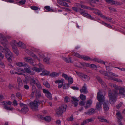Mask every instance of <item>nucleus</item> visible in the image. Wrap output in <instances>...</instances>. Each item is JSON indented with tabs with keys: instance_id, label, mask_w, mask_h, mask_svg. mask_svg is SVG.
Wrapping results in <instances>:
<instances>
[{
	"instance_id": "a878e982",
	"label": "nucleus",
	"mask_w": 125,
	"mask_h": 125,
	"mask_svg": "<svg viewBox=\"0 0 125 125\" xmlns=\"http://www.w3.org/2000/svg\"><path fill=\"white\" fill-rule=\"evenodd\" d=\"M82 15L85 17H87L88 18L91 19L93 20L94 19L90 15L87 13L86 11H85V12H84L83 13V14H82Z\"/></svg>"
},
{
	"instance_id": "1a4fd4ad",
	"label": "nucleus",
	"mask_w": 125,
	"mask_h": 125,
	"mask_svg": "<svg viewBox=\"0 0 125 125\" xmlns=\"http://www.w3.org/2000/svg\"><path fill=\"white\" fill-rule=\"evenodd\" d=\"M64 81V79H61V80H57L55 81V83H58V87L59 88H61L63 85Z\"/></svg>"
},
{
	"instance_id": "393cba45",
	"label": "nucleus",
	"mask_w": 125,
	"mask_h": 125,
	"mask_svg": "<svg viewBox=\"0 0 125 125\" xmlns=\"http://www.w3.org/2000/svg\"><path fill=\"white\" fill-rule=\"evenodd\" d=\"M25 59L26 62H29L31 65L33 64V62L31 58L29 57H26L25 58Z\"/></svg>"
},
{
	"instance_id": "69168bd1",
	"label": "nucleus",
	"mask_w": 125,
	"mask_h": 125,
	"mask_svg": "<svg viewBox=\"0 0 125 125\" xmlns=\"http://www.w3.org/2000/svg\"><path fill=\"white\" fill-rule=\"evenodd\" d=\"M13 51L16 54H18V50L15 48H14V47H13Z\"/></svg>"
},
{
	"instance_id": "39448f33",
	"label": "nucleus",
	"mask_w": 125,
	"mask_h": 125,
	"mask_svg": "<svg viewBox=\"0 0 125 125\" xmlns=\"http://www.w3.org/2000/svg\"><path fill=\"white\" fill-rule=\"evenodd\" d=\"M30 84L31 85L35 84L39 89H42V86L38 80L37 79L34 78L33 77L31 79Z\"/></svg>"
},
{
	"instance_id": "7ed1b4c3",
	"label": "nucleus",
	"mask_w": 125,
	"mask_h": 125,
	"mask_svg": "<svg viewBox=\"0 0 125 125\" xmlns=\"http://www.w3.org/2000/svg\"><path fill=\"white\" fill-rule=\"evenodd\" d=\"M117 92L115 93H112L111 91H108V95L110 100V102L111 104H113L115 102L116 100V95Z\"/></svg>"
},
{
	"instance_id": "f8f14e48",
	"label": "nucleus",
	"mask_w": 125,
	"mask_h": 125,
	"mask_svg": "<svg viewBox=\"0 0 125 125\" xmlns=\"http://www.w3.org/2000/svg\"><path fill=\"white\" fill-rule=\"evenodd\" d=\"M105 73H104L105 76H107L109 77V78L110 79V78H112L113 76H115L116 77H118V75L116 74L111 72H105Z\"/></svg>"
},
{
	"instance_id": "f03ea898",
	"label": "nucleus",
	"mask_w": 125,
	"mask_h": 125,
	"mask_svg": "<svg viewBox=\"0 0 125 125\" xmlns=\"http://www.w3.org/2000/svg\"><path fill=\"white\" fill-rule=\"evenodd\" d=\"M4 50L6 52L5 54V56L9 62H12V58L13 56L12 53L9 49L5 47Z\"/></svg>"
},
{
	"instance_id": "c756f323",
	"label": "nucleus",
	"mask_w": 125,
	"mask_h": 125,
	"mask_svg": "<svg viewBox=\"0 0 125 125\" xmlns=\"http://www.w3.org/2000/svg\"><path fill=\"white\" fill-rule=\"evenodd\" d=\"M60 74V73L53 72L51 73L50 75L51 77H54L58 76Z\"/></svg>"
},
{
	"instance_id": "e2e57ef3",
	"label": "nucleus",
	"mask_w": 125,
	"mask_h": 125,
	"mask_svg": "<svg viewBox=\"0 0 125 125\" xmlns=\"http://www.w3.org/2000/svg\"><path fill=\"white\" fill-rule=\"evenodd\" d=\"M78 11L80 12V13L82 14H83L84 12H85V10L82 9L80 8L78 10Z\"/></svg>"
},
{
	"instance_id": "423d86ee",
	"label": "nucleus",
	"mask_w": 125,
	"mask_h": 125,
	"mask_svg": "<svg viewBox=\"0 0 125 125\" xmlns=\"http://www.w3.org/2000/svg\"><path fill=\"white\" fill-rule=\"evenodd\" d=\"M112 86L115 89L119 90V94L120 95L123 96V95L125 91L124 88L120 86H118L115 84H113Z\"/></svg>"
},
{
	"instance_id": "20e7f679",
	"label": "nucleus",
	"mask_w": 125,
	"mask_h": 125,
	"mask_svg": "<svg viewBox=\"0 0 125 125\" xmlns=\"http://www.w3.org/2000/svg\"><path fill=\"white\" fill-rule=\"evenodd\" d=\"M41 103V101L38 100H35L30 103V107L33 110H35L37 108L38 106Z\"/></svg>"
},
{
	"instance_id": "4be33fe9",
	"label": "nucleus",
	"mask_w": 125,
	"mask_h": 125,
	"mask_svg": "<svg viewBox=\"0 0 125 125\" xmlns=\"http://www.w3.org/2000/svg\"><path fill=\"white\" fill-rule=\"evenodd\" d=\"M4 49L1 46H0V51L3 52ZM4 57V55L0 52V60H1Z\"/></svg>"
},
{
	"instance_id": "5fc2aeb1",
	"label": "nucleus",
	"mask_w": 125,
	"mask_h": 125,
	"mask_svg": "<svg viewBox=\"0 0 125 125\" xmlns=\"http://www.w3.org/2000/svg\"><path fill=\"white\" fill-rule=\"evenodd\" d=\"M26 1V0H22L20 1L19 2V3L20 5H23L25 4Z\"/></svg>"
},
{
	"instance_id": "473e14b6",
	"label": "nucleus",
	"mask_w": 125,
	"mask_h": 125,
	"mask_svg": "<svg viewBox=\"0 0 125 125\" xmlns=\"http://www.w3.org/2000/svg\"><path fill=\"white\" fill-rule=\"evenodd\" d=\"M81 58L86 61L92 60V59L90 58L89 57L85 55H82Z\"/></svg>"
},
{
	"instance_id": "a18cd8bd",
	"label": "nucleus",
	"mask_w": 125,
	"mask_h": 125,
	"mask_svg": "<svg viewBox=\"0 0 125 125\" xmlns=\"http://www.w3.org/2000/svg\"><path fill=\"white\" fill-rule=\"evenodd\" d=\"M18 43L16 41L14 40H13L12 41L11 43V45L13 46V45L12 44H13L15 46H16L18 45Z\"/></svg>"
},
{
	"instance_id": "4468645a",
	"label": "nucleus",
	"mask_w": 125,
	"mask_h": 125,
	"mask_svg": "<svg viewBox=\"0 0 125 125\" xmlns=\"http://www.w3.org/2000/svg\"><path fill=\"white\" fill-rule=\"evenodd\" d=\"M17 72H15V74L18 75H22L23 74L22 73H25V71L24 69L22 68H19L16 69Z\"/></svg>"
},
{
	"instance_id": "f704fd0d",
	"label": "nucleus",
	"mask_w": 125,
	"mask_h": 125,
	"mask_svg": "<svg viewBox=\"0 0 125 125\" xmlns=\"http://www.w3.org/2000/svg\"><path fill=\"white\" fill-rule=\"evenodd\" d=\"M32 69L33 70L36 72H39L41 71L42 69L41 68H39L36 67H34L32 68Z\"/></svg>"
},
{
	"instance_id": "ea45409f",
	"label": "nucleus",
	"mask_w": 125,
	"mask_h": 125,
	"mask_svg": "<svg viewBox=\"0 0 125 125\" xmlns=\"http://www.w3.org/2000/svg\"><path fill=\"white\" fill-rule=\"evenodd\" d=\"M45 8L46 10H48V12H52L53 11L52 9L50 8V6H46L45 7Z\"/></svg>"
},
{
	"instance_id": "9b49d317",
	"label": "nucleus",
	"mask_w": 125,
	"mask_h": 125,
	"mask_svg": "<svg viewBox=\"0 0 125 125\" xmlns=\"http://www.w3.org/2000/svg\"><path fill=\"white\" fill-rule=\"evenodd\" d=\"M38 116L41 119L44 120L47 122H50L51 119V117L50 116H46L44 117L40 115H39Z\"/></svg>"
},
{
	"instance_id": "dca6fc26",
	"label": "nucleus",
	"mask_w": 125,
	"mask_h": 125,
	"mask_svg": "<svg viewBox=\"0 0 125 125\" xmlns=\"http://www.w3.org/2000/svg\"><path fill=\"white\" fill-rule=\"evenodd\" d=\"M58 3L60 5L63 6H65L67 7H69V6L68 5L67 3L63 1L58 0Z\"/></svg>"
},
{
	"instance_id": "680f3d73",
	"label": "nucleus",
	"mask_w": 125,
	"mask_h": 125,
	"mask_svg": "<svg viewBox=\"0 0 125 125\" xmlns=\"http://www.w3.org/2000/svg\"><path fill=\"white\" fill-rule=\"evenodd\" d=\"M83 101L80 102L79 103V105L81 106H84L85 103V102Z\"/></svg>"
},
{
	"instance_id": "f257e3e1",
	"label": "nucleus",
	"mask_w": 125,
	"mask_h": 125,
	"mask_svg": "<svg viewBox=\"0 0 125 125\" xmlns=\"http://www.w3.org/2000/svg\"><path fill=\"white\" fill-rule=\"evenodd\" d=\"M101 92L99 91L97 95V99L99 102L97 104L96 108L98 110H99L102 108L101 105L102 104L101 102L104 101V96L101 94Z\"/></svg>"
},
{
	"instance_id": "c03bdc74",
	"label": "nucleus",
	"mask_w": 125,
	"mask_h": 125,
	"mask_svg": "<svg viewBox=\"0 0 125 125\" xmlns=\"http://www.w3.org/2000/svg\"><path fill=\"white\" fill-rule=\"evenodd\" d=\"M68 80V83L69 84H72L73 82V79L71 77H69V78L67 80Z\"/></svg>"
},
{
	"instance_id": "338daca9",
	"label": "nucleus",
	"mask_w": 125,
	"mask_h": 125,
	"mask_svg": "<svg viewBox=\"0 0 125 125\" xmlns=\"http://www.w3.org/2000/svg\"><path fill=\"white\" fill-rule=\"evenodd\" d=\"M73 118L72 116H71L70 117L68 118L67 120L69 121H72L73 120Z\"/></svg>"
},
{
	"instance_id": "13d9d810",
	"label": "nucleus",
	"mask_w": 125,
	"mask_h": 125,
	"mask_svg": "<svg viewBox=\"0 0 125 125\" xmlns=\"http://www.w3.org/2000/svg\"><path fill=\"white\" fill-rule=\"evenodd\" d=\"M41 96V94L40 93L38 92H36V96L37 98H38Z\"/></svg>"
},
{
	"instance_id": "37998d69",
	"label": "nucleus",
	"mask_w": 125,
	"mask_h": 125,
	"mask_svg": "<svg viewBox=\"0 0 125 125\" xmlns=\"http://www.w3.org/2000/svg\"><path fill=\"white\" fill-rule=\"evenodd\" d=\"M31 8L34 10H39L40 8L36 6H32L31 7Z\"/></svg>"
},
{
	"instance_id": "412c9836",
	"label": "nucleus",
	"mask_w": 125,
	"mask_h": 125,
	"mask_svg": "<svg viewBox=\"0 0 125 125\" xmlns=\"http://www.w3.org/2000/svg\"><path fill=\"white\" fill-rule=\"evenodd\" d=\"M103 108L104 110L106 111H108L109 108V104L106 102H104L103 104Z\"/></svg>"
},
{
	"instance_id": "8fccbe9b",
	"label": "nucleus",
	"mask_w": 125,
	"mask_h": 125,
	"mask_svg": "<svg viewBox=\"0 0 125 125\" xmlns=\"http://www.w3.org/2000/svg\"><path fill=\"white\" fill-rule=\"evenodd\" d=\"M16 96L18 98L20 99L21 98V93H20L18 92L16 94Z\"/></svg>"
},
{
	"instance_id": "2f4dec72",
	"label": "nucleus",
	"mask_w": 125,
	"mask_h": 125,
	"mask_svg": "<svg viewBox=\"0 0 125 125\" xmlns=\"http://www.w3.org/2000/svg\"><path fill=\"white\" fill-rule=\"evenodd\" d=\"M42 73L40 74L41 75H48L49 73L50 72L48 71H47L46 70H44L42 71Z\"/></svg>"
},
{
	"instance_id": "ddd939ff",
	"label": "nucleus",
	"mask_w": 125,
	"mask_h": 125,
	"mask_svg": "<svg viewBox=\"0 0 125 125\" xmlns=\"http://www.w3.org/2000/svg\"><path fill=\"white\" fill-rule=\"evenodd\" d=\"M71 98L73 100L71 101V102L74 105L75 107L77 106L78 105V102L79 100L74 97H72Z\"/></svg>"
},
{
	"instance_id": "052dcab7",
	"label": "nucleus",
	"mask_w": 125,
	"mask_h": 125,
	"mask_svg": "<svg viewBox=\"0 0 125 125\" xmlns=\"http://www.w3.org/2000/svg\"><path fill=\"white\" fill-rule=\"evenodd\" d=\"M31 56L35 59H37L39 61H40V59L38 58L36 56V55H35L33 53L31 55Z\"/></svg>"
},
{
	"instance_id": "79ce46f5",
	"label": "nucleus",
	"mask_w": 125,
	"mask_h": 125,
	"mask_svg": "<svg viewBox=\"0 0 125 125\" xmlns=\"http://www.w3.org/2000/svg\"><path fill=\"white\" fill-rule=\"evenodd\" d=\"M79 97L82 100H85L86 99V96L82 94H80Z\"/></svg>"
},
{
	"instance_id": "c9c22d12",
	"label": "nucleus",
	"mask_w": 125,
	"mask_h": 125,
	"mask_svg": "<svg viewBox=\"0 0 125 125\" xmlns=\"http://www.w3.org/2000/svg\"><path fill=\"white\" fill-rule=\"evenodd\" d=\"M106 2L111 4L114 5L115 4V1L114 0H105Z\"/></svg>"
},
{
	"instance_id": "a19ab883",
	"label": "nucleus",
	"mask_w": 125,
	"mask_h": 125,
	"mask_svg": "<svg viewBox=\"0 0 125 125\" xmlns=\"http://www.w3.org/2000/svg\"><path fill=\"white\" fill-rule=\"evenodd\" d=\"M64 60V61L68 63H71V58H64L63 59Z\"/></svg>"
},
{
	"instance_id": "de8ad7c7",
	"label": "nucleus",
	"mask_w": 125,
	"mask_h": 125,
	"mask_svg": "<svg viewBox=\"0 0 125 125\" xmlns=\"http://www.w3.org/2000/svg\"><path fill=\"white\" fill-rule=\"evenodd\" d=\"M76 72L77 75L82 79V77L83 76V74L79 72Z\"/></svg>"
},
{
	"instance_id": "6ab92c4d",
	"label": "nucleus",
	"mask_w": 125,
	"mask_h": 125,
	"mask_svg": "<svg viewBox=\"0 0 125 125\" xmlns=\"http://www.w3.org/2000/svg\"><path fill=\"white\" fill-rule=\"evenodd\" d=\"M94 120V119L92 118L87 119L83 121L81 123V125H84L85 124L89 122H91Z\"/></svg>"
},
{
	"instance_id": "6e6d98bb",
	"label": "nucleus",
	"mask_w": 125,
	"mask_h": 125,
	"mask_svg": "<svg viewBox=\"0 0 125 125\" xmlns=\"http://www.w3.org/2000/svg\"><path fill=\"white\" fill-rule=\"evenodd\" d=\"M122 104L123 103L121 102H120L116 106V108L117 109H119L121 107Z\"/></svg>"
},
{
	"instance_id": "aec40b11",
	"label": "nucleus",
	"mask_w": 125,
	"mask_h": 125,
	"mask_svg": "<svg viewBox=\"0 0 125 125\" xmlns=\"http://www.w3.org/2000/svg\"><path fill=\"white\" fill-rule=\"evenodd\" d=\"M24 70L25 72H26L27 73L30 74L31 75H34L35 74V73L33 71H31L30 69L29 68H25L24 69Z\"/></svg>"
},
{
	"instance_id": "a211bd4d",
	"label": "nucleus",
	"mask_w": 125,
	"mask_h": 125,
	"mask_svg": "<svg viewBox=\"0 0 125 125\" xmlns=\"http://www.w3.org/2000/svg\"><path fill=\"white\" fill-rule=\"evenodd\" d=\"M17 83L19 87L23 85V83L20 77L17 78Z\"/></svg>"
},
{
	"instance_id": "bb28decb",
	"label": "nucleus",
	"mask_w": 125,
	"mask_h": 125,
	"mask_svg": "<svg viewBox=\"0 0 125 125\" xmlns=\"http://www.w3.org/2000/svg\"><path fill=\"white\" fill-rule=\"evenodd\" d=\"M92 103V101L91 100H87L86 101V105L85 106V108H87L89 107L91 105Z\"/></svg>"
},
{
	"instance_id": "0e129e2a",
	"label": "nucleus",
	"mask_w": 125,
	"mask_h": 125,
	"mask_svg": "<svg viewBox=\"0 0 125 125\" xmlns=\"http://www.w3.org/2000/svg\"><path fill=\"white\" fill-rule=\"evenodd\" d=\"M72 9L76 12H77L78 11V8L76 7H73L72 8Z\"/></svg>"
},
{
	"instance_id": "4c0bfd02",
	"label": "nucleus",
	"mask_w": 125,
	"mask_h": 125,
	"mask_svg": "<svg viewBox=\"0 0 125 125\" xmlns=\"http://www.w3.org/2000/svg\"><path fill=\"white\" fill-rule=\"evenodd\" d=\"M116 115L117 116V118L119 120H120L122 118V115H121L120 112L119 111H117L116 113Z\"/></svg>"
},
{
	"instance_id": "774afa93",
	"label": "nucleus",
	"mask_w": 125,
	"mask_h": 125,
	"mask_svg": "<svg viewBox=\"0 0 125 125\" xmlns=\"http://www.w3.org/2000/svg\"><path fill=\"white\" fill-rule=\"evenodd\" d=\"M39 56L42 58H44L45 57V56L44 54L42 53H39Z\"/></svg>"
},
{
	"instance_id": "6e6552de",
	"label": "nucleus",
	"mask_w": 125,
	"mask_h": 125,
	"mask_svg": "<svg viewBox=\"0 0 125 125\" xmlns=\"http://www.w3.org/2000/svg\"><path fill=\"white\" fill-rule=\"evenodd\" d=\"M20 106L22 108L21 111L23 113H25L28 111L29 109L27 107V106L26 105L22 103H20Z\"/></svg>"
},
{
	"instance_id": "2eb2a0df",
	"label": "nucleus",
	"mask_w": 125,
	"mask_h": 125,
	"mask_svg": "<svg viewBox=\"0 0 125 125\" xmlns=\"http://www.w3.org/2000/svg\"><path fill=\"white\" fill-rule=\"evenodd\" d=\"M97 78L99 82L101 83L102 87L104 88H105L107 87V86L105 83L102 81V79L99 77H97Z\"/></svg>"
},
{
	"instance_id": "f3484780",
	"label": "nucleus",
	"mask_w": 125,
	"mask_h": 125,
	"mask_svg": "<svg viewBox=\"0 0 125 125\" xmlns=\"http://www.w3.org/2000/svg\"><path fill=\"white\" fill-rule=\"evenodd\" d=\"M0 42L3 44L5 47L6 44H7V40L6 38L4 37H2L0 40Z\"/></svg>"
},
{
	"instance_id": "e433bc0d",
	"label": "nucleus",
	"mask_w": 125,
	"mask_h": 125,
	"mask_svg": "<svg viewBox=\"0 0 125 125\" xmlns=\"http://www.w3.org/2000/svg\"><path fill=\"white\" fill-rule=\"evenodd\" d=\"M43 84L46 87L48 88H50V86L48 82L46 81H45L43 82Z\"/></svg>"
},
{
	"instance_id": "b1692460",
	"label": "nucleus",
	"mask_w": 125,
	"mask_h": 125,
	"mask_svg": "<svg viewBox=\"0 0 125 125\" xmlns=\"http://www.w3.org/2000/svg\"><path fill=\"white\" fill-rule=\"evenodd\" d=\"M95 112V110L94 109L91 108L90 109L88 112H85V113L86 114L91 115L94 113Z\"/></svg>"
},
{
	"instance_id": "9d476101",
	"label": "nucleus",
	"mask_w": 125,
	"mask_h": 125,
	"mask_svg": "<svg viewBox=\"0 0 125 125\" xmlns=\"http://www.w3.org/2000/svg\"><path fill=\"white\" fill-rule=\"evenodd\" d=\"M43 91L44 93L45 94V95L50 100H52V94L48 90L43 89Z\"/></svg>"
},
{
	"instance_id": "0eeeda50",
	"label": "nucleus",
	"mask_w": 125,
	"mask_h": 125,
	"mask_svg": "<svg viewBox=\"0 0 125 125\" xmlns=\"http://www.w3.org/2000/svg\"><path fill=\"white\" fill-rule=\"evenodd\" d=\"M66 108V105H62L60 107L56 110V114L59 115H62L63 112L65 111Z\"/></svg>"
},
{
	"instance_id": "72a5a7b5",
	"label": "nucleus",
	"mask_w": 125,
	"mask_h": 125,
	"mask_svg": "<svg viewBox=\"0 0 125 125\" xmlns=\"http://www.w3.org/2000/svg\"><path fill=\"white\" fill-rule=\"evenodd\" d=\"M90 10H93V12L95 14L99 15L100 13V12L98 10L95 9L91 8Z\"/></svg>"
},
{
	"instance_id": "5701e85b",
	"label": "nucleus",
	"mask_w": 125,
	"mask_h": 125,
	"mask_svg": "<svg viewBox=\"0 0 125 125\" xmlns=\"http://www.w3.org/2000/svg\"><path fill=\"white\" fill-rule=\"evenodd\" d=\"M90 79V77L84 74L82 77V79L83 80L86 81L89 80Z\"/></svg>"
},
{
	"instance_id": "4d7b16f0",
	"label": "nucleus",
	"mask_w": 125,
	"mask_h": 125,
	"mask_svg": "<svg viewBox=\"0 0 125 125\" xmlns=\"http://www.w3.org/2000/svg\"><path fill=\"white\" fill-rule=\"evenodd\" d=\"M14 86L13 84H11L10 83L9 84L8 88L9 89H11L14 87Z\"/></svg>"
},
{
	"instance_id": "49530a36",
	"label": "nucleus",
	"mask_w": 125,
	"mask_h": 125,
	"mask_svg": "<svg viewBox=\"0 0 125 125\" xmlns=\"http://www.w3.org/2000/svg\"><path fill=\"white\" fill-rule=\"evenodd\" d=\"M81 8L84 9H88L90 10L91 9V8L85 5H81Z\"/></svg>"
},
{
	"instance_id": "603ef678",
	"label": "nucleus",
	"mask_w": 125,
	"mask_h": 125,
	"mask_svg": "<svg viewBox=\"0 0 125 125\" xmlns=\"http://www.w3.org/2000/svg\"><path fill=\"white\" fill-rule=\"evenodd\" d=\"M62 77H64L66 80H67L69 78V77L66 74L63 73L62 75Z\"/></svg>"
},
{
	"instance_id": "bf43d9fd",
	"label": "nucleus",
	"mask_w": 125,
	"mask_h": 125,
	"mask_svg": "<svg viewBox=\"0 0 125 125\" xmlns=\"http://www.w3.org/2000/svg\"><path fill=\"white\" fill-rule=\"evenodd\" d=\"M74 56L79 58H81L82 55H80L79 54L77 53H76L75 54Z\"/></svg>"
},
{
	"instance_id": "c85d7f7f",
	"label": "nucleus",
	"mask_w": 125,
	"mask_h": 125,
	"mask_svg": "<svg viewBox=\"0 0 125 125\" xmlns=\"http://www.w3.org/2000/svg\"><path fill=\"white\" fill-rule=\"evenodd\" d=\"M80 91L81 93H83L84 94H86L88 92L87 88L84 86H83L82 88L80 89Z\"/></svg>"
},
{
	"instance_id": "3c124183",
	"label": "nucleus",
	"mask_w": 125,
	"mask_h": 125,
	"mask_svg": "<svg viewBox=\"0 0 125 125\" xmlns=\"http://www.w3.org/2000/svg\"><path fill=\"white\" fill-rule=\"evenodd\" d=\"M4 108L5 109L9 110H13V108L8 107L7 105H5L4 106Z\"/></svg>"
},
{
	"instance_id": "58836bf2",
	"label": "nucleus",
	"mask_w": 125,
	"mask_h": 125,
	"mask_svg": "<svg viewBox=\"0 0 125 125\" xmlns=\"http://www.w3.org/2000/svg\"><path fill=\"white\" fill-rule=\"evenodd\" d=\"M50 59V58H45L44 59L43 61L46 63L49 64V63Z\"/></svg>"
},
{
	"instance_id": "cd10ccee",
	"label": "nucleus",
	"mask_w": 125,
	"mask_h": 125,
	"mask_svg": "<svg viewBox=\"0 0 125 125\" xmlns=\"http://www.w3.org/2000/svg\"><path fill=\"white\" fill-rule=\"evenodd\" d=\"M92 59V60L96 62L101 63L102 64H104L105 65V62L104 61L101 60H100L98 58H95L94 59Z\"/></svg>"
},
{
	"instance_id": "7c9ffc66",
	"label": "nucleus",
	"mask_w": 125,
	"mask_h": 125,
	"mask_svg": "<svg viewBox=\"0 0 125 125\" xmlns=\"http://www.w3.org/2000/svg\"><path fill=\"white\" fill-rule=\"evenodd\" d=\"M18 46L23 48H25L26 47V45L24 43L21 42H18Z\"/></svg>"
},
{
	"instance_id": "09e8293b",
	"label": "nucleus",
	"mask_w": 125,
	"mask_h": 125,
	"mask_svg": "<svg viewBox=\"0 0 125 125\" xmlns=\"http://www.w3.org/2000/svg\"><path fill=\"white\" fill-rule=\"evenodd\" d=\"M16 64L19 67H22L24 65L22 62H18L16 63Z\"/></svg>"
},
{
	"instance_id": "864d4df0",
	"label": "nucleus",
	"mask_w": 125,
	"mask_h": 125,
	"mask_svg": "<svg viewBox=\"0 0 125 125\" xmlns=\"http://www.w3.org/2000/svg\"><path fill=\"white\" fill-rule=\"evenodd\" d=\"M64 101L66 102H68L70 101V99L67 96H66L64 98Z\"/></svg>"
}]
</instances>
